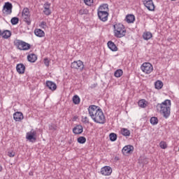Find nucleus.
<instances>
[{
  "label": "nucleus",
  "instance_id": "1",
  "mask_svg": "<svg viewBox=\"0 0 179 179\" xmlns=\"http://www.w3.org/2000/svg\"><path fill=\"white\" fill-rule=\"evenodd\" d=\"M14 45L20 51H27L31 48V45L19 39L14 41Z\"/></svg>",
  "mask_w": 179,
  "mask_h": 179
},
{
  "label": "nucleus",
  "instance_id": "2",
  "mask_svg": "<svg viewBox=\"0 0 179 179\" xmlns=\"http://www.w3.org/2000/svg\"><path fill=\"white\" fill-rule=\"evenodd\" d=\"M91 118L96 124H106V116H104V113L101 109L94 114V117H91Z\"/></svg>",
  "mask_w": 179,
  "mask_h": 179
},
{
  "label": "nucleus",
  "instance_id": "3",
  "mask_svg": "<svg viewBox=\"0 0 179 179\" xmlns=\"http://www.w3.org/2000/svg\"><path fill=\"white\" fill-rule=\"evenodd\" d=\"M12 9H13V5H12V3L9 1L6 2L2 9L3 14L5 16H8V15H12Z\"/></svg>",
  "mask_w": 179,
  "mask_h": 179
},
{
  "label": "nucleus",
  "instance_id": "4",
  "mask_svg": "<svg viewBox=\"0 0 179 179\" xmlns=\"http://www.w3.org/2000/svg\"><path fill=\"white\" fill-rule=\"evenodd\" d=\"M71 68H72V69H77V71H80V72H83V69H85V64H83L82 60L74 61L71 63Z\"/></svg>",
  "mask_w": 179,
  "mask_h": 179
},
{
  "label": "nucleus",
  "instance_id": "5",
  "mask_svg": "<svg viewBox=\"0 0 179 179\" xmlns=\"http://www.w3.org/2000/svg\"><path fill=\"white\" fill-rule=\"evenodd\" d=\"M141 69L144 72V73L149 75V73H152V72H153V65L149 62H145L141 65Z\"/></svg>",
  "mask_w": 179,
  "mask_h": 179
},
{
  "label": "nucleus",
  "instance_id": "6",
  "mask_svg": "<svg viewBox=\"0 0 179 179\" xmlns=\"http://www.w3.org/2000/svg\"><path fill=\"white\" fill-rule=\"evenodd\" d=\"M26 139L29 141V142L34 143L37 141V131L32 129L31 131L27 132Z\"/></svg>",
  "mask_w": 179,
  "mask_h": 179
},
{
  "label": "nucleus",
  "instance_id": "7",
  "mask_svg": "<svg viewBox=\"0 0 179 179\" xmlns=\"http://www.w3.org/2000/svg\"><path fill=\"white\" fill-rule=\"evenodd\" d=\"M99 110H101L99 106L96 105H91L88 108V113L90 117H94V114L99 113Z\"/></svg>",
  "mask_w": 179,
  "mask_h": 179
},
{
  "label": "nucleus",
  "instance_id": "8",
  "mask_svg": "<svg viewBox=\"0 0 179 179\" xmlns=\"http://www.w3.org/2000/svg\"><path fill=\"white\" fill-rule=\"evenodd\" d=\"M161 108V110H159L160 114H162V115H163L164 118H169V117H170V114H171V108L170 107H162L159 108Z\"/></svg>",
  "mask_w": 179,
  "mask_h": 179
},
{
  "label": "nucleus",
  "instance_id": "9",
  "mask_svg": "<svg viewBox=\"0 0 179 179\" xmlns=\"http://www.w3.org/2000/svg\"><path fill=\"white\" fill-rule=\"evenodd\" d=\"M135 148H134V145H125L122 150V155H124V156L126 155H131V153L134 152Z\"/></svg>",
  "mask_w": 179,
  "mask_h": 179
},
{
  "label": "nucleus",
  "instance_id": "10",
  "mask_svg": "<svg viewBox=\"0 0 179 179\" xmlns=\"http://www.w3.org/2000/svg\"><path fill=\"white\" fill-rule=\"evenodd\" d=\"M100 173L102 176H111V173H113V169L110 166H105L101 169Z\"/></svg>",
  "mask_w": 179,
  "mask_h": 179
},
{
  "label": "nucleus",
  "instance_id": "11",
  "mask_svg": "<svg viewBox=\"0 0 179 179\" xmlns=\"http://www.w3.org/2000/svg\"><path fill=\"white\" fill-rule=\"evenodd\" d=\"M98 17L101 22H107L108 20V12H97Z\"/></svg>",
  "mask_w": 179,
  "mask_h": 179
},
{
  "label": "nucleus",
  "instance_id": "12",
  "mask_svg": "<svg viewBox=\"0 0 179 179\" xmlns=\"http://www.w3.org/2000/svg\"><path fill=\"white\" fill-rule=\"evenodd\" d=\"M143 2L148 10H155V3H153V0H144Z\"/></svg>",
  "mask_w": 179,
  "mask_h": 179
},
{
  "label": "nucleus",
  "instance_id": "13",
  "mask_svg": "<svg viewBox=\"0 0 179 179\" xmlns=\"http://www.w3.org/2000/svg\"><path fill=\"white\" fill-rule=\"evenodd\" d=\"M83 132V126L80 124H76V127L73 128V133L75 135H80Z\"/></svg>",
  "mask_w": 179,
  "mask_h": 179
},
{
  "label": "nucleus",
  "instance_id": "14",
  "mask_svg": "<svg viewBox=\"0 0 179 179\" xmlns=\"http://www.w3.org/2000/svg\"><path fill=\"white\" fill-rule=\"evenodd\" d=\"M46 87L49 88L52 92H54L57 90V84L52 81L48 80L46 81Z\"/></svg>",
  "mask_w": 179,
  "mask_h": 179
},
{
  "label": "nucleus",
  "instance_id": "15",
  "mask_svg": "<svg viewBox=\"0 0 179 179\" xmlns=\"http://www.w3.org/2000/svg\"><path fill=\"white\" fill-rule=\"evenodd\" d=\"M16 70L20 75H22V73H24V71H26V66L22 63L18 64L16 66Z\"/></svg>",
  "mask_w": 179,
  "mask_h": 179
},
{
  "label": "nucleus",
  "instance_id": "16",
  "mask_svg": "<svg viewBox=\"0 0 179 179\" xmlns=\"http://www.w3.org/2000/svg\"><path fill=\"white\" fill-rule=\"evenodd\" d=\"M23 118H24L23 113H22L21 112H15L13 114V119L17 122H20V121H22Z\"/></svg>",
  "mask_w": 179,
  "mask_h": 179
},
{
  "label": "nucleus",
  "instance_id": "17",
  "mask_svg": "<svg viewBox=\"0 0 179 179\" xmlns=\"http://www.w3.org/2000/svg\"><path fill=\"white\" fill-rule=\"evenodd\" d=\"M107 44L108 48H109V50H110V51H118V48L117 47V45H115V43H114V42H113L112 41H109Z\"/></svg>",
  "mask_w": 179,
  "mask_h": 179
},
{
  "label": "nucleus",
  "instance_id": "18",
  "mask_svg": "<svg viewBox=\"0 0 179 179\" xmlns=\"http://www.w3.org/2000/svg\"><path fill=\"white\" fill-rule=\"evenodd\" d=\"M126 34H127L126 29H122V31H115V37H117V38H121L122 37H124V36Z\"/></svg>",
  "mask_w": 179,
  "mask_h": 179
},
{
  "label": "nucleus",
  "instance_id": "19",
  "mask_svg": "<svg viewBox=\"0 0 179 179\" xmlns=\"http://www.w3.org/2000/svg\"><path fill=\"white\" fill-rule=\"evenodd\" d=\"M157 107L162 108V107H171V101L170 99H166L162 103H158Z\"/></svg>",
  "mask_w": 179,
  "mask_h": 179
},
{
  "label": "nucleus",
  "instance_id": "20",
  "mask_svg": "<svg viewBox=\"0 0 179 179\" xmlns=\"http://www.w3.org/2000/svg\"><path fill=\"white\" fill-rule=\"evenodd\" d=\"M27 59L29 62L34 63L37 61V55L31 53L27 55Z\"/></svg>",
  "mask_w": 179,
  "mask_h": 179
},
{
  "label": "nucleus",
  "instance_id": "21",
  "mask_svg": "<svg viewBox=\"0 0 179 179\" xmlns=\"http://www.w3.org/2000/svg\"><path fill=\"white\" fill-rule=\"evenodd\" d=\"M97 12H108V4L104 3L101 5L98 8Z\"/></svg>",
  "mask_w": 179,
  "mask_h": 179
},
{
  "label": "nucleus",
  "instance_id": "22",
  "mask_svg": "<svg viewBox=\"0 0 179 179\" xmlns=\"http://www.w3.org/2000/svg\"><path fill=\"white\" fill-rule=\"evenodd\" d=\"M114 31H120L122 30H125V27H124V24H116L113 25Z\"/></svg>",
  "mask_w": 179,
  "mask_h": 179
},
{
  "label": "nucleus",
  "instance_id": "23",
  "mask_svg": "<svg viewBox=\"0 0 179 179\" xmlns=\"http://www.w3.org/2000/svg\"><path fill=\"white\" fill-rule=\"evenodd\" d=\"M34 34L37 37H44L45 36V33L44 32V31L41 29H36L34 30Z\"/></svg>",
  "mask_w": 179,
  "mask_h": 179
},
{
  "label": "nucleus",
  "instance_id": "24",
  "mask_svg": "<svg viewBox=\"0 0 179 179\" xmlns=\"http://www.w3.org/2000/svg\"><path fill=\"white\" fill-rule=\"evenodd\" d=\"M126 21L128 23H134L135 22V15L129 14L126 16Z\"/></svg>",
  "mask_w": 179,
  "mask_h": 179
},
{
  "label": "nucleus",
  "instance_id": "25",
  "mask_svg": "<svg viewBox=\"0 0 179 179\" xmlns=\"http://www.w3.org/2000/svg\"><path fill=\"white\" fill-rule=\"evenodd\" d=\"M138 106L141 108H146L148 107V101L145 99H141L138 101Z\"/></svg>",
  "mask_w": 179,
  "mask_h": 179
},
{
  "label": "nucleus",
  "instance_id": "26",
  "mask_svg": "<svg viewBox=\"0 0 179 179\" xmlns=\"http://www.w3.org/2000/svg\"><path fill=\"white\" fill-rule=\"evenodd\" d=\"M120 132L123 136H131V131L128 129L122 128Z\"/></svg>",
  "mask_w": 179,
  "mask_h": 179
},
{
  "label": "nucleus",
  "instance_id": "27",
  "mask_svg": "<svg viewBox=\"0 0 179 179\" xmlns=\"http://www.w3.org/2000/svg\"><path fill=\"white\" fill-rule=\"evenodd\" d=\"M22 17L24 19V22H26L28 26H30V24H31V20H30V14L22 15Z\"/></svg>",
  "mask_w": 179,
  "mask_h": 179
},
{
  "label": "nucleus",
  "instance_id": "28",
  "mask_svg": "<svg viewBox=\"0 0 179 179\" xmlns=\"http://www.w3.org/2000/svg\"><path fill=\"white\" fill-rule=\"evenodd\" d=\"M152 37H153V35L150 33V31L144 32L143 34V38L146 41L150 40Z\"/></svg>",
  "mask_w": 179,
  "mask_h": 179
},
{
  "label": "nucleus",
  "instance_id": "29",
  "mask_svg": "<svg viewBox=\"0 0 179 179\" xmlns=\"http://www.w3.org/2000/svg\"><path fill=\"white\" fill-rule=\"evenodd\" d=\"M10 36H12V32L9 30H4L3 31V38H5V39H8L9 38V37H10Z\"/></svg>",
  "mask_w": 179,
  "mask_h": 179
},
{
  "label": "nucleus",
  "instance_id": "30",
  "mask_svg": "<svg viewBox=\"0 0 179 179\" xmlns=\"http://www.w3.org/2000/svg\"><path fill=\"white\" fill-rule=\"evenodd\" d=\"M123 73H124V71H122V69H117L115 71L114 76L115 78H121V76H122Z\"/></svg>",
  "mask_w": 179,
  "mask_h": 179
},
{
  "label": "nucleus",
  "instance_id": "31",
  "mask_svg": "<svg viewBox=\"0 0 179 179\" xmlns=\"http://www.w3.org/2000/svg\"><path fill=\"white\" fill-rule=\"evenodd\" d=\"M155 89L157 90H160L163 87V82L161 80H157L155 83Z\"/></svg>",
  "mask_w": 179,
  "mask_h": 179
},
{
  "label": "nucleus",
  "instance_id": "32",
  "mask_svg": "<svg viewBox=\"0 0 179 179\" xmlns=\"http://www.w3.org/2000/svg\"><path fill=\"white\" fill-rule=\"evenodd\" d=\"M150 122L152 125H157V124H159V119L157 117H152L150 120Z\"/></svg>",
  "mask_w": 179,
  "mask_h": 179
},
{
  "label": "nucleus",
  "instance_id": "33",
  "mask_svg": "<svg viewBox=\"0 0 179 179\" xmlns=\"http://www.w3.org/2000/svg\"><path fill=\"white\" fill-rule=\"evenodd\" d=\"M78 143H80V145H83L86 143V137L85 136H80L77 138Z\"/></svg>",
  "mask_w": 179,
  "mask_h": 179
},
{
  "label": "nucleus",
  "instance_id": "34",
  "mask_svg": "<svg viewBox=\"0 0 179 179\" xmlns=\"http://www.w3.org/2000/svg\"><path fill=\"white\" fill-rule=\"evenodd\" d=\"M10 23L13 26H15V24H17L19 23V17H13L10 20Z\"/></svg>",
  "mask_w": 179,
  "mask_h": 179
},
{
  "label": "nucleus",
  "instance_id": "35",
  "mask_svg": "<svg viewBox=\"0 0 179 179\" xmlns=\"http://www.w3.org/2000/svg\"><path fill=\"white\" fill-rule=\"evenodd\" d=\"M73 104H79L80 103V98L78 95H74L73 96Z\"/></svg>",
  "mask_w": 179,
  "mask_h": 179
},
{
  "label": "nucleus",
  "instance_id": "36",
  "mask_svg": "<svg viewBox=\"0 0 179 179\" xmlns=\"http://www.w3.org/2000/svg\"><path fill=\"white\" fill-rule=\"evenodd\" d=\"M110 141L111 142H115L117 141V134L115 133H110L109 134Z\"/></svg>",
  "mask_w": 179,
  "mask_h": 179
},
{
  "label": "nucleus",
  "instance_id": "37",
  "mask_svg": "<svg viewBox=\"0 0 179 179\" xmlns=\"http://www.w3.org/2000/svg\"><path fill=\"white\" fill-rule=\"evenodd\" d=\"M48 128L50 131H57L58 126L54 123H51L49 124Z\"/></svg>",
  "mask_w": 179,
  "mask_h": 179
},
{
  "label": "nucleus",
  "instance_id": "38",
  "mask_svg": "<svg viewBox=\"0 0 179 179\" xmlns=\"http://www.w3.org/2000/svg\"><path fill=\"white\" fill-rule=\"evenodd\" d=\"M43 13L46 15V16H50V15H51V10L48 8H44Z\"/></svg>",
  "mask_w": 179,
  "mask_h": 179
},
{
  "label": "nucleus",
  "instance_id": "39",
  "mask_svg": "<svg viewBox=\"0 0 179 179\" xmlns=\"http://www.w3.org/2000/svg\"><path fill=\"white\" fill-rule=\"evenodd\" d=\"M26 15H30V12L27 8H24L22 11V16H24Z\"/></svg>",
  "mask_w": 179,
  "mask_h": 179
},
{
  "label": "nucleus",
  "instance_id": "40",
  "mask_svg": "<svg viewBox=\"0 0 179 179\" xmlns=\"http://www.w3.org/2000/svg\"><path fill=\"white\" fill-rule=\"evenodd\" d=\"M89 10L87 9H81L79 10V15H88Z\"/></svg>",
  "mask_w": 179,
  "mask_h": 179
},
{
  "label": "nucleus",
  "instance_id": "41",
  "mask_svg": "<svg viewBox=\"0 0 179 179\" xmlns=\"http://www.w3.org/2000/svg\"><path fill=\"white\" fill-rule=\"evenodd\" d=\"M161 149H167V144L164 141H161L159 143Z\"/></svg>",
  "mask_w": 179,
  "mask_h": 179
},
{
  "label": "nucleus",
  "instance_id": "42",
  "mask_svg": "<svg viewBox=\"0 0 179 179\" xmlns=\"http://www.w3.org/2000/svg\"><path fill=\"white\" fill-rule=\"evenodd\" d=\"M83 1L87 6H92V3H93V0H83Z\"/></svg>",
  "mask_w": 179,
  "mask_h": 179
},
{
  "label": "nucleus",
  "instance_id": "43",
  "mask_svg": "<svg viewBox=\"0 0 179 179\" xmlns=\"http://www.w3.org/2000/svg\"><path fill=\"white\" fill-rule=\"evenodd\" d=\"M43 62H44V64L45 65V66H47V67L50 66V60H48V57H45L43 59Z\"/></svg>",
  "mask_w": 179,
  "mask_h": 179
},
{
  "label": "nucleus",
  "instance_id": "44",
  "mask_svg": "<svg viewBox=\"0 0 179 179\" xmlns=\"http://www.w3.org/2000/svg\"><path fill=\"white\" fill-rule=\"evenodd\" d=\"M82 121L84 124H89V118L87 117H82Z\"/></svg>",
  "mask_w": 179,
  "mask_h": 179
},
{
  "label": "nucleus",
  "instance_id": "45",
  "mask_svg": "<svg viewBox=\"0 0 179 179\" xmlns=\"http://www.w3.org/2000/svg\"><path fill=\"white\" fill-rule=\"evenodd\" d=\"M15 152H13V151H12V152H10V151L8 152V156H9V157H15Z\"/></svg>",
  "mask_w": 179,
  "mask_h": 179
},
{
  "label": "nucleus",
  "instance_id": "46",
  "mask_svg": "<svg viewBox=\"0 0 179 179\" xmlns=\"http://www.w3.org/2000/svg\"><path fill=\"white\" fill-rule=\"evenodd\" d=\"M41 24L42 29H44L45 27H47V22H46L43 21V22H41Z\"/></svg>",
  "mask_w": 179,
  "mask_h": 179
},
{
  "label": "nucleus",
  "instance_id": "47",
  "mask_svg": "<svg viewBox=\"0 0 179 179\" xmlns=\"http://www.w3.org/2000/svg\"><path fill=\"white\" fill-rule=\"evenodd\" d=\"M50 5H51L50 3L46 2L44 4V8H48V9H50Z\"/></svg>",
  "mask_w": 179,
  "mask_h": 179
},
{
  "label": "nucleus",
  "instance_id": "48",
  "mask_svg": "<svg viewBox=\"0 0 179 179\" xmlns=\"http://www.w3.org/2000/svg\"><path fill=\"white\" fill-rule=\"evenodd\" d=\"M3 31H2L0 29V37H1V36H3Z\"/></svg>",
  "mask_w": 179,
  "mask_h": 179
},
{
  "label": "nucleus",
  "instance_id": "49",
  "mask_svg": "<svg viewBox=\"0 0 179 179\" xmlns=\"http://www.w3.org/2000/svg\"><path fill=\"white\" fill-rule=\"evenodd\" d=\"M76 120H78L77 116H74L73 121H76Z\"/></svg>",
  "mask_w": 179,
  "mask_h": 179
},
{
  "label": "nucleus",
  "instance_id": "50",
  "mask_svg": "<svg viewBox=\"0 0 179 179\" xmlns=\"http://www.w3.org/2000/svg\"><path fill=\"white\" fill-rule=\"evenodd\" d=\"M2 171V167L0 166V172Z\"/></svg>",
  "mask_w": 179,
  "mask_h": 179
},
{
  "label": "nucleus",
  "instance_id": "51",
  "mask_svg": "<svg viewBox=\"0 0 179 179\" xmlns=\"http://www.w3.org/2000/svg\"><path fill=\"white\" fill-rule=\"evenodd\" d=\"M29 176H32L31 173H29Z\"/></svg>",
  "mask_w": 179,
  "mask_h": 179
},
{
  "label": "nucleus",
  "instance_id": "52",
  "mask_svg": "<svg viewBox=\"0 0 179 179\" xmlns=\"http://www.w3.org/2000/svg\"><path fill=\"white\" fill-rule=\"evenodd\" d=\"M29 176H32L31 173H29Z\"/></svg>",
  "mask_w": 179,
  "mask_h": 179
},
{
  "label": "nucleus",
  "instance_id": "53",
  "mask_svg": "<svg viewBox=\"0 0 179 179\" xmlns=\"http://www.w3.org/2000/svg\"><path fill=\"white\" fill-rule=\"evenodd\" d=\"M116 159H117V160H119V159H118V158H116Z\"/></svg>",
  "mask_w": 179,
  "mask_h": 179
},
{
  "label": "nucleus",
  "instance_id": "54",
  "mask_svg": "<svg viewBox=\"0 0 179 179\" xmlns=\"http://www.w3.org/2000/svg\"><path fill=\"white\" fill-rule=\"evenodd\" d=\"M171 1H176V0H171Z\"/></svg>",
  "mask_w": 179,
  "mask_h": 179
}]
</instances>
